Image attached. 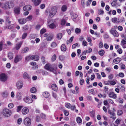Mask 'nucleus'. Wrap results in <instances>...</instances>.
<instances>
[{"instance_id": "nucleus-1", "label": "nucleus", "mask_w": 126, "mask_h": 126, "mask_svg": "<svg viewBox=\"0 0 126 126\" xmlns=\"http://www.w3.org/2000/svg\"><path fill=\"white\" fill-rule=\"evenodd\" d=\"M57 8V7L54 6L52 7L49 11V16L51 17H53L56 14Z\"/></svg>"}, {"instance_id": "nucleus-2", "label": "nucleus", "mask_w": 126, "mask_h": 126, "mask_svg": "<svg viewBox=\"0 0 126 126\" xmlns=\"http://www.w3.org/2000/svg\"><path fill=\"white\" fill-rule=\"evenodd\" d=\"M11 111L8 109H5L3 110L2 114L5 117H8L10 116L11 115Z\"/></svg>"}, {"instance_id": "nucleus-3", "label": "nucleus", "mask_w": 126, "mask_h": 126, "mask_svg": "<svg viewBox=\"0 0 126 126\" xmlns=\"http://www.w3.org/2000/svg\"><path fill=\"white\" fill-rule=\"evenodd\" d=\"M45 68L47 70L53 72H54L55 71L53 65L50 63L46 64L45 66Z\"/></svg>"}, {"instance_id": "nucleus-4", "label": "nucleus", "mask_w": 126, "mask_h": 126, "mask_svg": "<svg viewBox=\"0 0 126 126\" xmlns=\"http://www.w3.org/2000/svg\"><path fill=\"white\" fill-rule=\"evenodd\" d=\"M8 79L7 75L4 73H2L0 75V80L1 81L5 82Z\"/></svg>"}, {"instance_id": "nucleus-5", "label": "nucleus", "mask_w": 126, "mask_h": 126, "mask_svg": "<svg viewBox=\"0 0 126 126\" xmlns=\"http://www.w3.org/2000/svg\"><path fill=\"white\" fill-rule=\"evenodd\" d=\"M31 119L28 117H26L24 120V122L25 125L27 126H29L31 124Z\"/></svg>"}, {"instance_id": "nucleus-6", "label": "nucleus", "mask_w": 126, "mask_h": 126, "mask_svg": "<svg viewBox=\"0 0 126 126\" xmlns=\"http://www.w3.org/2000/svg\"><path fill=\"white\" fill-rule=\"evenodd\" d=\"M110 33L112 34L114 37H117L119 34L115 29L113 28H112L110 31Z\"/></svg>"}, {"instance_id": "nucleus-7", "label": "nucleus", "mask_w": 126, "mask_h": 126, "mask_svg": "<svg viewBox=\"0 0 126 126\" xmlns=\"http://www.w3.org/2000/svg\"><path fill=\"white\" fill-rule=\"evenodd\" d=\"M24 101L27 103H31L33 101L32 98L26 96L23 99Z\"/></svg>"}, {"instance_id": "nucleus-8", "label": "nucleus", "mask_w": 126, "mask_h": 126, "mask_svg": "<svg viewBox=\"0 0 126 126\" xmlns=\"http://www.w3.org/2000/svg\"><path fill=\"white\" fill-rule=\"evenodd\" d=\"M22 56L21 55H17L15 58L14 62L15 63H17L21 61L22 59Z\"/></svg>"}, {"instance_id": "nucleus-9", "label": "nucleus", "mask_w": 126, "mask_h": 126, "mask_svg": "<svg viewBox=\"0 0 126 126\" xmlns=\"http://www.w3.org/2000/svg\"><path fill=\"white\" fill-rule=\"evenodd\" d=\"M70 14L72 20L74 21H75V19L78 17V15L75 13H74L73 11L70 12Z\"/></svg>"}, {"instance_id": "nucleus-10", "label": "nucleus", "mask_w": 126, "mask_h": 126, "mask_svg": "<svg viewBox=\"0 0 126 126\" xmlns=\"http://www.w3.org/2000/svg\"><path fill=\"white\" fill-rule=\"evenodd\" d=\"M23 84L21 81H18L16 83V86L17 88L18 89H21L23 87Z\"/></svg>"}, {"instance_id": "nucleus-11", "label": "nucleus", "mask_w": 126, "mask_h": 126, "mask_svg": "<svg viewBox=\"0 0 126 126\" xmlns=\"http://www.w3.org/2000/svg\"><path fill=\"white\" fill-rule=\"evenodd\" d=\"M20 8L19 7H15L14 8V12L17 15L20 14Z\"/></svg>"}, {"instance_id": "nucleus-12", "label": "nucleus", "mask_w": 126, "mask_h": 126, "mask_svg": "<svg viewBox=\"0 0 126 126\" xmlns=\"http://www.w3.org/2000/svg\"><path fill=\"white\" fill-rule=\"evenodd\" d=\"M33 2L34 5L35 6L38 5L40 3L41 1V0H31Z\"/></svg>"}, {"instance_id": "nucleus-13", "label": "nucleus", "mask_w": 126, "mask_h": 126, "mask_svg": "<svg viewBox=\"0 0 126 126\" xmlns=\"http://www.w3.org/2000/svg\"><path fill=\"white\" fill-rule=\"evenodd\" d=\"M121 45L124 48H126V39H123L122 40Z\"/></svg>"}, {"instance_id": "nucleus-14", "label": "nucleus", "mask_w": 126, "mask_h": 126, "mask_svg": "<svg viewBox=\"0 0 126 126\" xmlns=\"http://www.w3.org/2000/svg\"><path fill=\"white\" fill-rule=\"evenodd\" d=\"M122 59L121 58L117 57L113 60V64H115L117 63H118Z\"/></svg>"}, {"instance_id": "nucleus-15", "label": "nucleus", "mask_w": 126, "mask_h": 126, "mask_svg": "<svg viewBox=\"0 0 126 126\" xmlns=\"http://www.w3.org/2000/svg\"><path fill=\"white\" fill-rule=\"evenodd\" d=\"M13 1H11L10 2H7V5H8V8L10 9L13 8L14 6V4Z\"/></svg>"}, {"instance_id": "nucleus-16", "label": "nucleus", "mask_w": 126, "mask_h": 126, "mask_svg": "<svg viewBox=\"0 0 126 126\" xmlns=\"http://www.w3.org/2000/svg\"><path fill=\"white\" fill-rule=\"evenodd\" d=\"M109 96L110 98H112L115 99L116 98L117 96L116 94L113 92H110L109 94Z\"/></svg>"}, {"instance_id": "nucleus-17", "label": "nucleus", "mask_w": 126, "mask_h": 126, "mask_svg": "<svg viewBox=\"0 0 126 126\" xmlns=\"http://www.w3.org/2000/svg\"><path fill=\"white\" fill-rule=\"evenodd\" d=\"M39 59V57L37 55H33L31 56V59L32 60L37 61Z\"/></svg>"}, {"instance_id": "nucleus-18", "label": "nucleus", "mask_w": 126, "mask_h": 126, "mask_svg": "<svg viewBox=\"0 0 126 126\" xmlns=\"http://www.w3.org/2000/svg\"><path fill=\"white\" fill-rule=\"evenodd\" d=\"M16 97L18 100H21L22 97L21 93L20 92H18L16 94Z\"/></svg>"}, {"instance_id": "nucleus-19", "label": "nucleus", "mask_w": 126, "mask_h": 126, "mask_svg": "<svg viewBox=\"0 0 126 126\" xmlns=\"http://www.w3.org/2000/svg\"><path fill=\"white\" fill-rule=\"evenodd\" d=\"M29 110L28 108L26 107L24 108L22 110V113L24 114H26L28 113Z\"/></svg>"}, {"instance_id": "nucleus-20", "label": "nucleus", "mask_w": 126, "mask_h": 126, "mask_svg": "<svg viewBox=\"0 0 126 126\" xmlns=\"http://www.w3.org/2000/svg\"><path fill=\"white\" fill-rule=\"evenodd\" d=\"M108 112L109 114L112 116L110 117V118H112L114 120L116 118V117L114 116H115V113L114 112L110 110L108 111Z\"/></svg>"}, {"instance_id": "nucleus-21", "label": "nucleus", "mask_w": 126, "mask_h": 126, "mask_svg": "<svg viewBox=\"0 0 126 126\" xmlns=\"http://www.w3.org/2000/svg\"><path fill=\"white\" fill-rule=\"evenodd\" d=\"M19 23L21 24H23L26 22V20L24 18L19 19L18 20Z\"/></svg>"}, {"instance_id": "nucleus-22", "label": "nucleus", "mask_w": 126, "mask_h": 126, "mask_svg": "<svg viewBox=\"0 0 126 126\" xmlns=\"http://www.w3.org/2000/svg\"><path fill=\"white\" fill-rule=\"evenodd\" d=\"M118 87L120 89V90L122 92H124L125 91V90L124 86L122 85H120L118 86Z\"/></svg>"}, {"instance_id": "nucleus-23", "label": "nucleus", "mask_w": 126, "mask_h": 126, "mask_svg": "<svg viewBox=\"0 0 126 126\" xmlns=\"http://www.w3.org/2000/svg\"><path fill=\"white\" fill-rule=\"evenodd\" d=\"M32 6L30 5H27L23 8V10L24 11L26 10H29L31 9Z\"/></svg>"}, {"instance_id": "nucleus-24", "label": "nucleus", "mask_w": 126, "mask_h": 126, "mask_svg": "<svg viewBox=\"0 0 126 126\" xmlns=\"http://www.w3.org/2000/svg\"><path fill=\"white\" fill-rule=\"evenodd\" d=\"M30 64L31 65L33 66L32 67V69H34L38 68V66L36 64V63L35 62H31L30 63Z\"/></svg>"}, {"instance_id": "nucleus-25", "label": "nucleus", "mask_w": 126, "mask_h": 126, "mask_svg": "<svg viewBox=\"0 0 126 126\" xmlns=\"http://www.w3.org/2000/svg\"><path fill=\"white\" fill-rule=\"evenodd\" d=\"M7 2L5 3H2L1 6V7L4 9H6L8 7V5H7Z\"/></svg>"}, {"instance_id": "nucleus-26", "label": "nucleus", "mask_w": 126, "mask_h": 126, "mask_svg": "<svg viewBox=\"0 0 126 126\" xmlns=\"http://www.w3.org/2000/svg\"><path fill=\"white\" fill-rule=\"evenodd\" d=\"M22 42H19L16 44V50H18L20 48L22 44Z\"/></svg>"}, {"instance_id": "nucleus-27", "label": "nucleus", "mask_w": 126, "mask_h": 126, "mask_svg": "<svg viewBox=\"0 0 126 126\" xmlns=\"http://www.w3.org/2000/svg\"><path fill=\"white\" fill-rule=\"evenodd\" d=\"M23 78L26 79H29L30 78V76L26 72L24 73L23 74Z\"/></svg>"}, {"instance_id": "nucleus-28", "label": "nucleus", "mask_w": 126, "mask_h": 126, "mask_svg": "<svg viewBox=\"0 0 126 126\" xmlns=\"http://www.w3.org/2000/svg\"><path fill=\"white\" fill-rule=\"evenodd\" d=\"M61 48V50L63 51H65L66 50V48L65 45L64 44H63L62 45Z\"/></svg>"}, {"instance_id": "nucleus-29", "label": "nucleus", "mask_w": 126, "mask_h": 126, "mask_svg": "<svg viewBox=\"0 0 126 126\" xmlns=\"http://www.w3.org/2000/svg\"><path fill=\"white\" fill-rule=\"evenodd\" d=\"M51 88L53 90L56 91L57 90V87L56 85L55 84H53L51 86Z\"/></svg>"}, {"instance_id": "nucleus-30", "label": "nucleus", "mask_w": 126, "mask_h": 126, "mask_svg": "<svg viewBox=\"0 0 126 126\" xmlns=\"http://www.w3.org/2000/svg\"><path fill=\"white\" fill-rule=\"evenodd\" d=\"M53 38V36L52 35L49 34L47 38V39L48 41H51Z\"/></svg>"}, {"instance_id": "nucleus-31", "label": "nucleus", "mask_w": 126, "mask_h": 126, "mask_svg": "<svg viewBox=\"0 0 126 126\" xmlns=\"http://www.w3.org/2000/svg\"><path fill=\"white\" fill-rule=\"evenodd\" d=\"M43 95L45 98H47L49 96V94L48 92H45L43 93Z\"/></svg>"}, {"instance_id": "nucleus-32", "label": "nucleus", "mask_w": 126, "mask_h": 126, "mask_svg": "<svg viewBox=\"0 0 126 126\" xmlns=\"http://www.w3.org/2000/svg\"><path fill=\"white\" fill-rule=\"evenodd\" d=\"M8 56L9 59L11 60L13 58V54L12 53L10 52L8 54Z\"/></svg>"}, {"instance_id": "nucleus-33", "label": "nucleus", "mask_w": 126, "mask_h": 126, "mask_svg": "<svg viewBox=\"0 0 126 126\" xmlns=\"http://www.w3.org/2000/svg\"><path fill=\"white\" fill-rule=\"evenodd\" d=\"M8 93L6 91L2 93V96L4 97H7L8 96Z\"/></svg>"}, {"instance_id": "nucleus-34", "label": "nucleus", "mask_w": 126, "mask_h": 126, "mask_svg": "<svg viewBox=\"0 0 126 126\" xmlns=\"http://www.w3.org/2000/svg\"><path fill=\"white\" fill-rule=\"evenodd\" d=\"M30 92L32 93H35L37 91L36 88L34 87L31 88L30 90Z\"/></svg>"}, {"instance_id": "nucleus-35", "label": "nucleus", "mask_w": 126, "mask_h": 126, "mask_svg": "<svg viewBox=\"0 0 126 126\" xmlns=\"http://www.w3.org/2000/svg\"><path fill=\"white\" fill-rule=\"evenodd\" d=\"M49 27L51 29H54L56 27V26L54 23H52L49 25Z\"/></svg>"}, {"instance_id": "nucleus-36", "label": "nucleus", "mask_w": 126, "mask_h": 126, "mask_svg": "<svg viewBox=\"0 0 126 126\" xmlns=\"http://www.w3.org/2000/svg\"><path fill=\"white\" fill-rule=\"evenodd\" d=\"M29 48L28 47H25L22 50L21 52L22 53H25L27 52L29 50Z\"/></svg>"}, {"instance_id": "nucleus-37", "label": "nucleus", "mask_w": 126, "mask_h": 126, "mask_svg": "<svg viewBox=\"0 0 126 126\" xmlns=\"http://www.w3.org/2000/svg\"><path fill=\"white\" fill-rule=\"evenodd\" d=\"M81 30L80 29L78 28H77L75 30V32L77 34H80L81 32Z\"/></svg>"}, {"instance_id": "nucleus-38", "label": "nucleus", "mask_w": 126, "mask_h": 126, "mask_svg": "<svg viewBox=\"0 0 126 126\" xmlns=\"http://www.w3.org/2000/svg\"><path fill=\"white\" fill-rule=\"evenodd\" d=\"M57 38L58 39H61L62 37V34L61 33H59L57 34Z\"/></svg>"}, {"instance_id": "nucleus-39", "label": "nucleus", "mask_w": 126, "mask_h": 126, "mask_svg": "<svg viewBox=\"0 0 126 126\" xmlns=\"http://www.w3.org/2000/svg\"><path fill=\"white\" fill-rule=\"evenodd\" d=\"M57 58L56 55V54H54L51 57V60L52 62H54L56 59Z\"/></svg>"}, {"instance_id": "nucleus-40", "label": "nucleus", "mask_w": 126, "mask_h": 126, "mask_svg": "<svg viewBox=\"0 0 126 126\" xmlns=\"http://www.w3.org/2000/svg\"><path fill=\"white\" fill-rule=\"evenodd\" d=\"M105 52L102 49L99 50L98 52L99 54L101 56H103Z\"/></svg>"}, {"instance_id": "nucleus-41", "label": "nucleus", "mask_w": 126, "mask_h": 126, "mask_svg": "<svg viewBox=\"0 0 126 126\" xmlns=\"http://www.w3.org/2000/svg\"><path fill=\"white\" fill-rule=\"evenodd\" d=\"M98 14L99 15H103L104 13V12L103 10L101 9H99L98 10Z\"/></svg>"}, {"instance_id": "nucleus-42", "label": "nucleus", "mask_w": 126, "mask_h": 126, "mask_svg": "<svg viewBox=\"0 0 126 126\" xmlns=\"http://www.w3.org/2000/svg\"><path fill=\"white\" fill-rule=\"evenodd\" d=\"M32 15H30L27 17L25 19L26 20V21H29L31 20L32 19Z\"/></svg>"}, {"instance_id": "nucleus-43", "label": "nucleus", "mask_w": 126, "mask_h": 126, "mask_svg": "<svg viewBox=\"0 0 126 126\" xmlns=\"http://www.w3.org/2000/svg\"><path fill=\"white\" fill-rule=\"evenodd\" d=\"M42 62L43 64H45L46 63V60L45 57L43 56H42L41 58Z\"/></svg>"}, {"instance_id": "nucleus-44", "label": "nucleus", "mask_w": 126, "mask_h": 126, "mask_svg": "<svg viewBox=\"0 0 126 126\" xmlns=\"http://www.w3.org/2000/svg\"><path fill=\"white\" fill-rule=\"evenodd\" d=\"M67 8V6L65 5H63L61 9L62 11L65 12Z\"/></svg>"}, {"instance_id": "nucleus-45", "label": "nucleus", "mask_w": 126, "mask_h": 126, "mask_svg": "<svg viewBox=\"0 0 126 126\" xmlns=\"http://www.w3.org/2000/svg\"><path fill=\"white\" fill-rule=\"evenodd\" d=\"M123 113V112L121 110H119L117 111V115L118 116H120Z\"/></svg>"}, {"instance_id": "nucleus-46", "label": "nucleus", "mask_w": 126, "mask_h": 126, "mask_svg": "<svg viewBox=\"0 0 126 126\" xmlns=\"http://www.w3.org/2000/svg\"><path fill=\"white\" fill-rule=\"evenodd\" d=\"M77 121L78 123H80L82 122L81 119L80 117H78L77 118Z\"/></svg>"}, {"instance_id": "nucleus-47", "label": "nucleus", "mask_w": 126, "mask_h": 126, "mask_svg": "<svg viewBox=\"0 0 126 126\" xmlns=\"http://www.w3.org/2000/svg\"><path fill=\"white\" fill-rule=\"evenodd\" d=\"M46 30L45 29L43 28L40 31V33L41 34H43L44 33L46 32Z\"/></svg>"}, {"instance_id": "nucleus-48", "label": "nucleus", "mask_w": 126, "mask_h": 126, "mask_svg": "<svg viewBox=\"0 0 126 126\" xmlns=\"http://www.w3.org/2000/svg\"><path fill=\"white\" fill-rule=\"evenodd\" d=\"M66 23V21L65 19H63L61 21V24L62 25H63L65 24Z\"/></svg>"}, {"instance_id": "nucleus-49", "label": "nucleus", "mask_w": 126, "mask_h": 126, "mask_svg": "<svg viewBox=\"0 0 126 126\" xmlns=\"http://www.w3.org/2000/svg\"><path fill=\"white\" fill-rule=\"evenodd\" d=\"M14 27V25L13 24L9 25L8 27V29H13Z\"/></svg>"}, {"instance_id": "nucleus-50", "label": "nucleus", "mask_w": 126, "mask_h": 126, "mask_svg": "<svg viewBox=\"0 0 126 126\" xmlns=\"http://www.w3.org/2000/svg\"><path fill=\"white\" fill-rule=\"evenodd\" d=\"M30 59H31V56H26L25 58V60L27 61H29Z\"/></svg>"}, {"instance_id": "nucleus-51", "label": "nucleus", "mask_w": 126, "mask_h": 126, "mask_svg": "<svg viewBox=\"0 0 126 126\" xmlns=\"http://www.w3.org/2000/svg\"><path fill=\"white\" fill-rule=\"evenodd\" d=\"M117 1H113L111 3V5L112 6H115L116 5Z\"/></svg>"}, {"instance_id": "nucleus-52", "label": "nucleus", "mask_w": 126, "mask_h": 126, "mask_svg": "<svg viewBox=\"0 0 126 126\" xmlns=\"http://www.w3.org/2000/svg\"><path fill=\"white\" fill-rule=\"evenodd\" d=\"M43 108L45 110H47L48 109V107L47 105H44L43 106Z\"/></svg>"}, {"instance_id": "nucleus-53", "label": "nucleus", "mask_w": 126, "mask_h": 126, "mask_svg": "<svg viewBox=\"0 0 126 126\" xmlns=\"http://www.w3.org/2000/svg\"><path fill=\"white\" fill-rule=\"evenodd\" d=\"M64 57L63 55H61L59 57V59L60 60L62 61L64 60Z\"/></svg>"}, {"instance_id": "nucleus-54", "label": "nucleus", "mask_w": 126, "mask_h": 126, "mask_svg": "<svg viewBox=\"0 0 126 126\" xmlns=\"http://www.w3.org/2000/svg\"><path fill=\"white\" fill-rule=\"evenodd\" d=\"M57 46L56 43L55 42H53L51 44V46L52 47H54Z\"/></svg>"}, {"instance_id": "nucleus-55", "label": "nucleus", "mask_w": 126, "mask_h": 126, "mask_svg": "<svg viewBox=\"0 0 126 126\" xmlns=\"http://www.w3.org/2000/svg\"><path fill=\"white\" fill-rule=\"evenodd\" d=\"M116 84V82L115 81H110V85H114Z\"/></svg>"}, {"instance_id": "nucleus-56", "label": "nucleus", "mask_w": 126, "mask_h": 126, "mask_svg": "<svg viewBox=\"0 0 126 126\" xmlns=\"http://www.w3.org/2000/svg\"><path fill=\"white\" fill-rule=\"evenodd\" d=\"M121 120L120 119H117L116 121H115V123L117 124V125H119L120 123V122L121 121Z\"/></svg>"}, {"instance_id": "nucleus-57", "label": "nucleus", "mask_w": 126, "mask_h": 126, "mask_svg": "<svg viewBox=\"0 0 126 126\" xmlns=\"http://www.w3.org/2000/svg\"><path fill=\"white\" fill-rule=\"evenodd\" d=\"M27 35V33H26L25 32L23 33L22 36V39H24L26 37Z\"/></svg>"}, {"instance_id": "nucleus-58", "label": "nucleus", "mask_w": 126, "mask_h": 126, "mask_svg": "<svg viewBox=\"0 0 126 126\" xmlns=\"http://www.w3.org/2000/svg\"><path fill=\"white\" fill-rule=\"evenodd\" d=\"M41 26L39 24H37L35 26V29L37 30H38L40 29Z\"/></svg>"}, {"instance_id": "nucleus-59", "label": "nucleus", "mask_w": 126, "mask_h": 126, "mask_svg": "<svg viewBox=\"0 0 126 126\" xmlns=\"http://www.w3.org/2000/svg\"><path fill=\"white\" fill-rule=\"evenodd\" d=\"M105 70L107 71L108 73H110L111 71V68L110 67H107L106 68Z\"/></svg>"}, {"instance_id": "nucleus-60", "label": "nucleus", "mask_w": 126, "mask_h": 126, "mask_svg": "<svg viewBox=\"0 0 126 126\" xmlns=\"http://www.w3.org/2000/svg\"><path fill=\"white\" fill-rule=\"evenodd\" d=\"M85 0H81V4L83 7H84L85 6Z\"/></svg>"}, {"instance_id": "nucleus-61", "label": "nucleus", "mask_w": 126, "mask_h": 126, "mask_svg": "<svg viewBox=\"0 0 126 126\" xmlns=\"http://www.w3.org/2000/svg\"><path fill=\"white\" fill-rule=\"evenodd\" d=\"M14 106V105L12 103H10L8 105V107L9 108L11 109Z\"/></svg>"}, {"instance_id": "nucleus-62", "label": "nucleus", "mask_w": 126, "mask_h": 126, "mask_svg": "<svg viewBox=\"0 0 126 126\" xmlns=\"http://www.w3.org/2000/svg\"><path fill=\"white\" fill-rule=\"evenodd\" d=\"M98 96L100 97H102L104 98H105L106 97V94H104L103 95H102L101 94H99L98 95Z\"/></svg>"}, {"instance_id": "nucleus-63", "label": "nucleus", "mask_w": 126, "mask_h": 126, "mask_svg": "<svg viewBox=\"0 0 126 126\" xmlns=\"http://www.w3.org/2000/svg\"><path fill=\"white\" fill-rule=\"evenodd\" d=\"M3 43L2 42H0V51L2 50L3 48Z\"/></svg>"}, {"instance_id": "nucleus-64", "label": "nucleus", "mask_w": 126, "mask_h": 126, "mask_svg": "<svg viewBox=\"0 0 126 126\" xmlns=\"http://www.w3.org/2000/svg\"><path fill=\"white\" fill-rule=\"evenodd\" d=\"M112 21L114 23L116 22L117 20V18L116 17L113 18L112 19Z\"/></svg>"}]
</instances>
